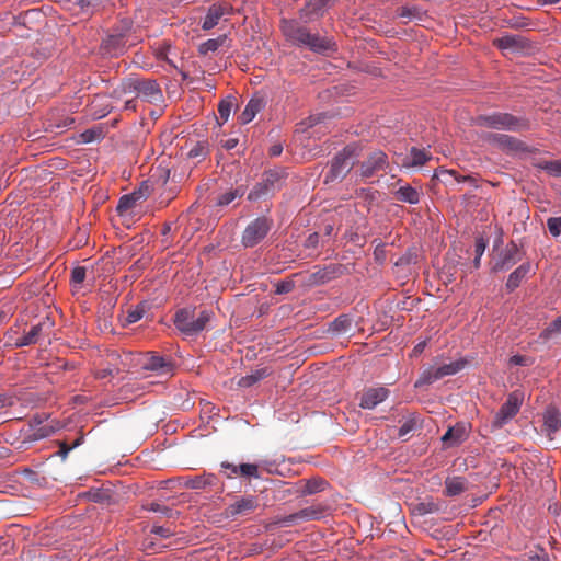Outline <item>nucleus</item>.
I'll use <instances>...</instances> for the list:
<instances>
[{
  "instance_id": "f257e3e1",
  "label": "nucleus",
  "mask_w": 561,
  "mask_h": 561,
  "mask_svg": "<svg viewBox=\"0 0 561 561\" xmlns=\"http://www.w3.org/2000/svg\"><path fill=\"white\" fill-rule=\"evenodd\" d=\"M283 32L288 41L299 47H307L317 54H325L330 50H335V43L330 37L320 36L319 34L311 33L305 26L296 22H285Z\"/></svg>"
},
{
  "instance_id": "f03ea898",
  "label": "nucleus",
  "mask_w": 561,
  "mask_h": 561,
  "mask_svg": "<svg viewBox=\"0 0 561 561\" xmlns=\"http://www.w3.org/2000/svg\"><path fill=\"white\" fill-rule=\"evenodd\" d=\"M213 318L214 312L211 310L204 309L195 317L194 310L183 308L176 311L174 325L185 336H196L208 329Z\"/></svg>"
},
{
  "instance_id": "7ed1b4c3",
  "label": "nucleus",
  "mask_w": 561,
  "mask_h": 561,
  "mask_svg": "<svg viewBox=\"0 0 561 561\" xmlns=\"http://www.w3.org/2000/svg\"><path fill=\"white\" fill-rule=\"evenodd\" d=\"M357 157V148L352 145L339 151L332 159L330 169L325 174V183L344 179L354 167Z\"/></svg>"
},
{
  "instance_id": "20e7f679",
  "label": "nucleus",
  "mask_w": 561,
  "mask_h": 561,
  "mask_svg": "<svg viewBox=\"0 0 561 561\" xmlns=\"http://www.w3.org/2000/svg\"><path fill=\"white\" fill-rule=\"evenodd\" d=\"M131 356V353L121 354L117 351L107 352L101 363V367L95 371V377L98 379H105L107 377H114L121 373L128 371Z\"/></svg>"
},
{
  "instance_id": "39448f33",
  "label": "nucleus",
  "mask_w": 561,
  "mask_h": 561,
  "mask_svg": "<svg viewBox=\"0 0 561 561\" xmlns=\"http://www.w3.org/2000/svg\"><path fill=\"white\" fill-rule=\"evenodd\" d=\"M124 91L129 93L136 92L138 96L149 103H158L163 98L158 82L153 79L128 78L124 82Z\"/></svg>"
},
{
  "instance_id": "423d86ee",
  "label": "nucleus",
  "mask_w": 561,
  "mask_h": 561,
  "mask_svg": "<svg viewBox=\"0 0 561 561\" xmlns=\"http://www.w3.org/2000/svg\"><path fill=\"white\" fill-rule=\"evenodd\" d=\"M524 401V392L520 390L512 391L492 421L493 428H502L507 424L520 410Z\"/></svg>"
},
{
  "instance_id": "0eeeda50",
  "label": "nucleus",
  "mask_w": 561,
  "mask_h": 561,
  "mask_svg": "<svg viewBox=\"0 0 561 561\" xmlns=\"http://www.w3.org/2000/svg\"><path fill=\"white\" fill-rule=\"evenodd\" d=\"M467 365V360L463 358L444 364L438 367H431L424 370L415 382V387H422L431 385L446 376H453L462 370Z\"/></svg>"
},
{
  "instance_id": "6e6552de",
  "label": "nucleus",
  "mask_w": 561,
  "mask_h": 561,
  "mask_svg": "<svg viewBox=\"0 0 561 561\" xmlns=\"http://www.w3.org/2000/svg\"><path fill=\"white\" fill-rule=\"evenodd\" d=\"M273 227V220L261 216L252 220L244 229L241 242L245 248H253L262 242Z\"/></svg>"
},
{
  "instance_id": "1a4fd4ad",
  "label": "nucleus",
  "mask_w": 561,
  "mask_h": 561,
  "mask_svg": "<svg viewBox=\"0 0 561 561\" xmlns=\"http://www.w3.org/2000/svg\"><path fill=\"white\" fill-rule=\"evenodd\" d=\"M476 124L492 129H502L515 131L522 126L520 121L512 114L494 112L488 115H480L476 119Z\"/></svg>"
},
{
  "instance_id": "9d476101",
  "label": "nucleus",
  "mask_w": 561,
  "mask_h": 561,
  "mask_svg": "<svg viewBox=\"0 0 561 561\" xmlns=\"http://www.w3.org/2000/svg\"><path fill=\"white\" fill-rule=\"evenodd\" d=\"M520 259L518 245L514 241H511L494 257L491 271L493 273L506 272L520 261Z\"/></svg>"
},
{
  "instance_id": "9b49d317",
  "label": "nucleus",
  "mask_w": 561,
  "mask_h": 561,
  "mask_svg": "<svg viewBox=\"0 0 561 561\" xmlns=\"http://www.w3.org/2000/svg\"><path fill=\"white\" fill-rule=\"evenodd\" d=\"M259 506V499L254 495L239 496L233 503L225 508V516L229 519H236L240 516H247Z\"/></svg>"
},
{
  "instance_id": "f8f14e48",
  "label": "nucleus",
  "mask_w": 561,
  "mask_h": 561,
  "mask_svg": "<svg viewBox=\"0 0 561 561\" xmlns=\"http://www.w3.org/2000/svg\"><path fill=\"white\" fill-rule=\"evenodd\" d=\"M221 472L227 479H233L236 477L248 478V479H260L259 465L256 463H233L229 461H222L220 463Z\"/></svg>"
},
{
  "instance_id": "ddd939ff",
  "label": "nucleus",
  "mask_w": 561,
  "mask_h": 561,
  "mask_svg": "<svg viewBox=\"0 0 561 561\" xmlns=\"http://www.w3.org/2000/svg\"><path fill=\"white\" fill-rule=\"evenodd\" d=\"M51 327L53 322L48 317H46L42 319L38 323L32 325L30 331L25 333L23 336L16 339L13 345L15 347H24L36 344L43 335L49 333Z\"/></svg>"
},
{
  "instance_id": "4468645a",
  "label": "nucleus",
  "mask_w": 561,
  "mask_h": 561,
  "mask_svg": "<svg viewBox=\"0 0 561 561\" xmlns=\"http://www.w3.org/2000/svg\"><path fill=\"white\" fill-rule=\"evenodd\" d=\"M388 157L383 151L371 152L360 164L359 172L362 178H371L377 172L388 168Z\"/></svg>"
},
{
  "instance_id": "2eb2a0df",
  "label": "nucleus",
  "mask_w": 561,
  "mask_h": 561,
  "mask_svg": "<svg viewBox=\"0 0 561 561\" xmlns=\"http://www.w3.org/2000/svg\"><path fill=\"white\" fill-rule=\"evenodd\" d=\"M48 419V414L33 415L28 421V430L25 432V438L28 440H41L54 434L53 426L43 425L44 421Z\"/></svg>"
},
{
  "instance_id": "dca6fc26",
  "label": "nucleus",
  "mask_w": 561,
  "mask_h": 561,
  "mask_svg": "<svg viewBox=\"0 0 561 561\" xmlns=\"http://www.w3.org/2000/svg\"><path fill=\"white\" fill-rule=\"evenodd\" d=\"M331 0H308L299 10V18L305 23L313 22L325 13Z\"/></svg>"
},
{
  "instance_id": "f3484780",
  "label": "nucleus",
  "mask_w": 561,
  "mask_h": 561,
  "mask_svg": "<svg viewBox=\"0 0 561 561\" xmlns=\"http://www.w3.org/2000/svg\"><path fill=\"white\" fill-rule=\"evenodd\" d=\"M231 7L227 3L216 2L211 4L202 21V30L209 31L218 25L220 19L231 12Z\"/></svg>"
},
{
  "instance_id": "a211bd4d",
  "label": "nucleus",
  "mask_w": 561,
  "mask_h": 561,
  "mask_svg": "<svg viewBox=\"0 0 561 561\" xmlns=\"http://www.w3.org/2000/svg\"><path fill=\"white\" fill-rule=\"evenodd\" d=\"M388 397L389 390L386 387L368 388L360 397L359 407L365 410H373Z\"/></svg>"
},
{
  "instance_id": "6ab92c4d",
  "label": "nucleus",
  "mask_w": 561,
  "mask_h": 561,
  "mask_svg": "<svg viewBox=\"0 0 561 561\" xmlns=\"http://www.w3.org/2000/svg\"><path fill=\"white\" fill-rule=\"evenodd\" d=\"M148 196L149 186L146 183H142L138 190L131 192L130 194L123 195L119 198L116 210L119 215H123L125 211L134 208L137 202L145 199Z\"/></svg>"
},
{
  "instance_id": "aec40b11",
  "label": "nucleus",
  "mask_w": 561,
  "mask_h": 561,
  "mask_svg": "<svg viewBox=\"0 0 561 561\" xmlns=\"http://www.w3.org/2000/svg\"><path fill=\"white\" fill-rule=\"evenodd\" d=\"M324 515V510L321 506H309L301 508L300 511L293 513L286 516L283 519L285 525H291L297 520H317L322 518Z\"/></svg>"
},
{
  "instance_id": "412c9836",
  "label": "nucleus",
  "mask_w": 561,
  "mask_h": 561,
  "mask_svg": "<svg viewBox=\"0 0 561 561\" xmlns=\"http://www.w3.org/2000/svg\"><path fill=\"white\" fill-rule=\"evenodd\" d=\"M342 266L337 264L327 265L309 276V283L311 285L327 284L341 274Z\"/></svg>"
},
{
  "instance_id": "4be33fe9",
  "label": "nucleus",
  "mask_w": 561,
  "mask_h": 561,
  "mask_svg": "<svg viewBox=\"0 0 561 561\" xmlns=\"http://www.w3.org/2000/svg\"><path fill=\"white\" fill-rule=\"evenodd\" d=\"M266 105L263 96L254 95L247 103L244 110L239 116V122L242 125L249 124L257 113H260Z\"/></svg>"
},
{
  "instance_id": "5701e85b",
  "label": "nucleus",
  "mask_w": 561,
  "mask_h": 561,
  "mask_svg": "<svg viewBox=\"0 0 561 561\" xmlns=\"http://www.w3.org/2000/svg\"><path fill=\"white\" fill-rule=\"evenodd\" d=\"M145 370H151L158 375H170L173 369V365L170 360L159 355H151L147 357L142 363Z\"/></svg>"
},
{
  "instance_id": "b1692460",
  "label": "nucleus",
  "mask_w": 561,
  "mask_h": 561,
  "mask_svg": "<svg viewBox=\"0 0 561 561\" xmlns=\"http://www.w3.org/2000/svg\"><path fill=\"white\" fill-rule=\"evenodd\" d=\"M468 437V430L466 424L457 423L455 426L449 427L443 435L442 442L447 446H457L465 442Z\"/></svg>"
},
{
  "instance_id": "393cba45",
  "label": "nucleus",
  "mask_w": 561,
  "mask_h": 561,
  "mask_svg": "<svg viewBox=\"0 0 561 561\" xmlns=\"http://www.w3.org/2000/svg\"><path fill=\"white\" fill-rule=\"evenodd\" d=\"M528 42L520 35H504L496 39V46L502 50L518 53L528 47Z\"/></svg>"
},
{
  "instance_id": "a878e982",
  "label": "nucleus",
  "mask_w": 561,
  "mask_h": 561,
  "mask_svg": "<svg viewBox=\"0 0 561 561\" xmlns=\"http://www.w3.org/2000/svg\"><path fill=\"white\" fill-rule=\"evenodd\" d=\"M218 483V478L214 473L204 472L203 474L186 478L183 485L192 490H203L207 486H215Z\"/></svg>"
},
{
  "instance_id": "bb28decb",
  "label": "nucleus",
  "mask_w": 561,
  "mask_h": 561,
  "mask_svg": "<svg viewBox=\"0 0 561 561\" xmlns=\"http://www.w3.org/2000/svg\"><path fill=\"white\" fill-rule=\"evenodd\" d=\"M126 41L122 34L108 35L102 43V49L111 56H119L124 53Z\"/></svg>"
},
{
  "instance_id": "cd10ccee",
  "label": "nucleus",
  "mask_w": 561,
  "mask_h": 561,
  "mask_svg": "<svg viewBox=\"0 0 561 561\" xmlns=\"http://www.w3.org/2000/svg\"><path fill=\"white\" fill-rule=\"evenodd\" d=\"M531 265L529 262L520 264L516 267L507 277L505 288L508 293L514 291L522 282L526 278L528 273L530 272Z\"/></svg>"
},
{
  "instance_id": "c85d7f7f",
  "label": "nucleus",
  "mask_w": 561,
  "mask_h": 561,
  "mask_svg": "<svg viewBox=\"0 0 561 561\" xmlns=\"http://www.w3.org/2000/svg\"><path fill=\"white\" fill-rule=\"evenodd\" d=\"M210 153L209 142L208 140H197L188 148L186 156L188 159L194 160L195 162L204 161L208 154Z\"/></svg>"
},
{
  "instance_id": "c756f323",
  "label": "nucleus",
  "mask_w": 561,
  "mask_h": 561,
  "mask_svg": "<svg viewBox=\"0 0 561 561\" xmlns=\"http://www.w3.org/2000/svg\"><path fill=\"white\" fill-rule=\"evenodd\" d=\"M393 194L399 202L408 203L410 205H416L421 201V193L411 185L400 186Z\"/></svg>"
},
{
  "instance_id": "7c9ffc66",
  "label": "nucleus",
  "mask_w": 561,
  "mask_h": 561,
  "mask_svg": "<svg viewBox=\"0 0 561 561\" xmlns=\"http://www.w3.org/2000/svg\"><path fill=\"white\" fill-rule=\"evenodd\" d=\"M543 426L549 436L561 428V413L556 409H548L543 414Z\"/></svg>"
},
{
  "instance_id": "2f4dec72",
  "label": "nucleus",
  "mask_w": 561,
  "mask_h": 561,
  "mask_svg": "<svg viewBox=\"0 0 561 561\" xmlns=\"http://www.w3.org/2000/svg\"><path fill=\"white\" fill-rule=\"evenodd\" d=\"M467 480L463 477H448L445 481V494L457 496L467 489Z\"/></svg>"
},
{
  "instance_id": "473e14b6",
  "label": "nucleus",
  "mask_w": 561,
  "mask_h": 561,
  "mask_svg": "<svg viewBox=\"0 0 561 561\" xmlns=\"http://www.w3.org/2000/svg\"><path fill=\"white\" fill-rule=\"evenodd\" d=\"M268 375L267 369L261 368L252 371L249 375L241 377L238 381L239 387L250 388L256 382L263 380Z\"/></svg>"
},
{
  "instance_id": "72a5a7b5",
  "label": "nucleus",
  "mask_w": 561,
  "mask_h": 561,
  "mask_svg": "<svg viewBox=\"0 0 561 561\" xmlns=\"http://www.w3.org/2000/svg\"><path fill=\"white\" fill-rule=\"evenodd\" d=\"M492 139L503 149L518 150L522 146V142L516 138L505 134L492 135Z\"/></svg>"
},
{
  "instance_id": "f704fd0d",
  "label": "nucleus",
  "mask_w": 561,
  "mask_h": 561,
  "mask_svg": "<svg viewBox=\"0 0 561 561\" xmlns=\"http://www.w3.org/2000/svg\"><path fill=\"white\" fill-rule=\"evenodd\" d=\"M352 329V319L347 314H341L331 323L330 330L336 334H344Z\"/></svg>"
},
{
  "instance_id": "c9c22d12",
  "label": "nucleus",
  "mask_w": 561,
  "mask_h": 561,
  "mask_svg": "<svg viewBox=\"0 0 561 561\" xmlns=\"http://www.w3.org/2000/svg\"><path fill=\"white\" fill-rule=\"evenodd\" d=\"M283 173L277 170H270L264 172L262 182L274 193L280 186Z\"/></svg>"
},
{
  "instance_id": "e433bc0d",
  "label": "nucleus",
  "mask_w": 561,
  "mask_h": 561,
  "mask_svg": "<svg viewBox=\"0 0 561 561\" xmlns=\"http://www.w3.org/2000/svg\"><path fill=\"white\" fill-rule=\"evenodd\" d=\"M430 159L427 152L423 149L412 147L410 151V161L404 163L407 167H421Z\"/></svg>"
},
{
  "instance_id": "4c0bfd02",
  "label": "nucleus",
  "mask_w": 561,
  "mask_h": 561,
  "mask_svg": "<svg viewBox=\"0 0 561 561\" xmlns=\"http://www.w3.org/2000/svg\"><path fill=\"white\" fill-rule=\"evenodd\" d=\"M272 191L262 181L257 182L249 192L248 199L256 202L272 195Z\"/></svg>"
},
{
  "instance_id": "58836bf2",
  "label": "nucleus",
  "mask_w": 561,
  "mask_h": 561,
  "mask_svg": "<svg viewBox=\"0 0 561 561\" xmlns=\"http://www.w3.org/2000/svg\"><path fill=\"white\" fill-rule=\"evenodd\" d=\"M328 486V482L321 478L310 479L306 481L305 486L301 491L302 495H311L323 491Z\"/></svg>"
},
{
  "instance_id": "ea45409f",
  "label": "nucleus",
  "mask_w": 561,
  "mask_h": 561,
  "mask_svg": "<svg viewBox=\"0 0 561 561\" xmlns=\"http://www.w3.org/2000/svg\"><path fill=\"white\" fill-rule=\"evenodd\" d=\"M146 510L150 511V512H153V513H159L168 518H178L180 516V512L179 511H174L172 508H170L169 506H165L161 503H158V502H152L150 503L148 506L145 507Z\"/></svg>"
},
{
  "instance_id": "a19ab883",
  "label": "nucleus",
  "mask_w": 561,
  "mask_h": 561,
  "mask_svg": "<svg viewBox=\"0 0 561 561\" xmlns=\"http://www.w3.org/2000/svg\"><path fill=\"white\" fill-rule=\"evenodd\" d=\"M225 41H226L225 35L219 36L217 38L207 39L206 42H204L199 45L198 51L202 55H206L208 53H214L224 44Z\"/></svg>"
},
{
  "instance_id": "79ce46f5",
  "label": "nucleus",
  "mask_w": 561,
  "mask_h": 561,
  "mask_svg": "<svg viewBox=\"0 0 561 561\" xmlns=\"http://www.w3.org/2000/svg\"><path fill=\"white\" fill-rule=\"evenodd\" d=\"M244 190L242 187H237L234 190H230L228 192H225L221 194L217 199L218 206H228L230 203H232L234 199L243 196Z\"/></svg>"
},
{
  "instance_id": "37998d69",
  "label": "nucleus",
  "mask_w": 561,
  "mask_h": 561,
  "mask_svg": "<svg viewBox=\"0 0 561 561\" xmlns=\"http://www.w3.org/2000/svg\"><path fill=\"white\" fill-rule=\"evenodd\" d=\"M419 420L415 416H409L403 421L401 426L399 427L398 436L400 438H404L419 427Z\"/></svg>"
},
{
  "instance_id": "c03bdc74",
  "label": "nucleus",
  "mask_w": 561,
  "mask_h": 561,
  "mask_svg": "<svg viewBox=\"0 0 561 561\" xmlns=\"http://www.w3.org/2000/svg\"><path fill=\"white\" fill-rule=\"evenodd\" d=\"M518 561H550V559L545 549H538L523 553Z\"/></svg>"
},
{
  "instance_id": "a18cd8bd",
  "label": "nucleus",
  "mask_w": 561,
  "mask_h": 561,
  "mask_svg": "<svg viewBox=\"0 0 561 561\" xmlns=\"http://www.w3.org/2000/svg\"><path fill=\"white\" fill-rule=\"evenodd\" d=\"M145 313H146V305L139 304L134 309H131L127 312L125 321L127 324L136 323L144 318Z\"/></svg>"
},
{
  "instance_id": "49530a36",
  "label": "nucleus",
  "mask_w": 561,
  "mask_h": 561,
  "mask_svg": "<svg viewBox=\"0 0 561 561\" xmlns=\"http://www.w3.org/2000/svg\"><path fill=\"white\" fill-rule=\"evenodd\" d=\"M434 178L438 179L442 182H448L449 179H454L456 182L459 183L466 180L465 176H458L455 170H447L443 168L435 171Z\"/></svg>"
},
{
  "instance_id": "de8ad7c7",
  "label": "nucleus",
  "mask_w": 561,
  "mask_h": 561,
  "mask_svg": "<svg viewBox=\"0 0 561 561\" xmlns=\"http://www.w3.org/2000/svg\"><path fill=\"white\" fill-rule=\"evenodd\" d=\"M539 168L547 171L552 176L561 175V160L543 161L539 164Z\"/></svg>"
},
{
  "instance_id": "09e8293b",
  "label": "nucleus",
  "mask_w": 561,
  "mask_h": 561,
  "mask_svg": "<svg viewBox=\"0 0 561 561\" xmlns=\"http://www.w3.org/2000/svg\"><path fill=\"white\" fill-rule=\"evenodd\" d=\"M232 106H233V99L230 98V96L228 99H226V100H222L219 103V105H218V114H219V117L222 119L224 123L229 119Z\"/></svg>"
},
{
  "instance_id": "8fccbe9b",
  "label": "nucleus",
  "mask_w": 561,
  "mask_h": 561,
  "mask_svg": "<svg viewBox=\"0 0 561 561\" xmlns=\"http://www.w3.org/2000/svg\"><path fill=\"white\" fill-rule=\"evenodd\" d=\"M547 228L552 237H559L561 234V216L548 218Z\"/></svg>"
},
{
  "instance_id": "3c124183",
  "label": "nucleus",
  "mask_w": 561,
  "mask_h": 561,
  "mask_svg": "<svg viewBox=\"0 0 561 561\" xmlns=\"http://www.w3.org/2000/svg\"><path fill=\"white\" fill-rule=\"evenodd\" d=\"M421 11L416 7H401L398 10V16L402 19L412 20L415 18H420Z\"/></svg>"
},
{
  "instance_id": "603ef678",
  "label": "nucleus",
  "mask_w": 561,
  "mask_h": 561,
  "mask_svg": "<svg viewBox=\"0 0 561 561\" xmlns=\"http://www.w3.org/2000/svg\"><path fill=\"white\" fill-rule=\"evenodd\" d=\"M151 534H154V535L159 536L160 538L168 539V538L172 537L173 535H175V530H174V528H171L169 526L153 525L151 528Z\"/></svg>"
},
{
  "instance_id": "864d4df0",
  "label": "nucleus",
  "mask_w": 561,
  "mask_h": 561,
  "mask_svg": "<svg viewBox=\"0 0 561 561\" xmlns=\"http://www.w3.org/2000/svg\"><path fill=\"white\" fill-rule=\"evenodd\" d=\"M22 400L21 397L13 393H0V410L12 407L15 402Z\"/></svg>"
},
{
  "instance_id": "5fc2aeb1",
  "label": "nucleus",
  "mask_w": 561,
  "mask_h": 561,
  "mask_svg": "<svg viewBox=\"0 0 561 561\" xmlns=\"http://www.w3.org/2000/svg\"><path fill=\"white\" fill-rule=\"evenodd\" d=\"M87 275V268L84 266H76L71 271V282L75 285H80L83 283Z\"/></svg>"
},
{
  "instance_id": "6e6d98bb",
  "label": "nucleus",
  "mask_w": 561,
  "mask_h": 561,
  "mask_svg": "<svg viewBox=\"0 0 561 561\" xmlns=\"http://www.w3.org/2000/svg\"><path fill=\"white\" fill-rule=\"evenodd\" d=\"M295 287V283L291 279H283L276 284L275 294L284 295L290 293Z\"/></svg>"
},
{
  "instance_id": "4d7b16f0",
  "label": "nucleus",
  "mask_w": 561,
  "mask_h": 561,
  "mask_svg": "<svg viewBox=\"0 0 561 561\" xmlns=\"http://www.w3.org/2000/svg\"><path fill=\"white\" fill-rule=\"evenodd\" d=\"M416 510L420 513V515H426V514L437 512L438 507L435 503L430 502V503H420L416 506Z\"/></svg>"
},
{
  "instance_id": "13d9d810",
  "label": "nucleus",
  "mask_w": 561,
  "mask_h": 561,
  "mask_svg": "<svg viewBox=\"0 0 561 561\" xmlns=\"http://www.w3.org/2000/svg\"><path fill=\"white\" fill-rule=\"evenodd\" d=\"M319 244V234L317 232H313L308 236V238L305 240V248L307 249H314Z\"/></svg>"
},
{
  "instance_id": "bf43d9fd",
  "label": "nucleus",
  "mask_w": 561,
  "mask_h": 561,
  "mask_svg": "<svg viewBox=\"0 0 561 561\" xmlns=\"http://www.w3.org/2000/svg\"><path fill=\"white\" fill-rule=\"evenodd\" d=\"M96 0H76V4L80 7L82 11H89V9L94 8Z\"/></svg>"
},
{
  "instance_id": "052dcab7",
  "label": "nucleus",
  "mask_w": 561,
  "mask_h": 561,
  "mask_svg": "<svg viewBox=\"0 0 561 561\" xmlns=\"http://www.w3.org/2000/svg\"><path fill=\"white\" fill-rule=\"evenodd\" d=\"M510 25L515 28H523L528 26V22L526 21L525 18H513L510 21Z\"/></svg>"
},
{
  "instance_id": "680f3d73",
  "label": "nucleus",
  "mask_w": 561,
  "mask_h": 561,
  "mask_svg": "<svg viewBox=\"0 0 561 561\" xmlns=\"http://www.w3.org/2000/svg\"><path fill=\"white\" fill-rule=\"evenodd\" d=\"M486 248V243L482 238L477 239L474 245L476 255L482 256Z\"/></svg>"
},
{
  "instance_id": "e2e57ef3",
  "label": "nucleus",
  "mask_w": 561,
  "mask_h": 561,
  "mask_svg": "<svg viewBox=\"0 0 561 561\" xmlns=\"http://www.w3.org/2000/svg\"><path fill=\"white\" fill-rule=\"evenodd\" d=\"M510 363L512 365H515V366H524L527 364V359L526 357L522 356V355H513L511 358H510Z\"/></svg>"
},
{
  "instance_id": "0e129e2a",
  "label": "nucleus",
  "mask_w": 561,
  "mask_h": 561,
  "mask_svg": "<svg viewBox=\"0 0 561 561\" xmlns=\"http://www.w3.org/2000/svg\"><path fill=\"white\" fill-rule=\"evenodd\" d=\"M71 451V448L70 446L65 443V442H61L59 444V451H58V455L62 458V459H66L68 454Z\"/></svg>"
},
{
  "instance_id": "69168bd1",
  "label": "nucleus",
  "mask_w": 561,
  "mask_h": 561,
  "mask_svg": "<svg viewBox=\"0 0 561 561\" xmlns=\"http://www.w3.org/2000/svg\"><path fill=\"white\" fill-rule=\"evenodd\" d=\"M270 156L271 157H278L283 152V145L282 144H275L270 148Z\"/></svg>"
},
{
  "instance_id": "338daca9",
  "label": "nucleus",
  "mask_w": 561,
  "mask_h": 561,
  "mask_svg": "<svg viewBox=\"0 0 561 561\" xmlns=\"http://www.w3.org/2000/svg\"><path fill=\"white\" fill-rule=\"evenodd\" d=\"M238 142L237 138H229L222 142V147L227 150H231L237 147Z\"/></svg>"
},
{
  "instance_id": "774afa93",
  "label": "nucleus",
  "mask_w": 561,
  "mask_h": 561,
  "mask_svg": "<svg viewBox=\"0 0 561 561\" xmlns=\"http://www.w3.org/2000/svg\"><path fill=\"white\" fill-rule=\"evenodd\" d=\"M551 330L552 331H561V316L552 321Z\"/></svg>"
}]
</instances>
